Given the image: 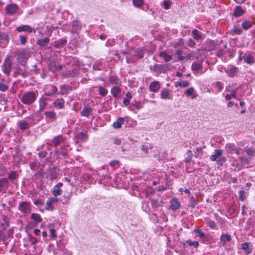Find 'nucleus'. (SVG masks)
<instances>
[{
    "label": "nucleus",
    "mask_w": 255,
    "mask_h": 255,
    "mask_svg": "<svg viewBox=\"0 0 255 255\" xmlns=\"http://www.w3.org/2000/svg\"><path fill=\"white\" fill-rule=\"evenodd\" d=\"M16 30L18 32H26L28 33H34L36 32V29L34 28H32L28 25H21L16 28Z\"/></svg>",
    "instance_id": "423d86ee"
},
{
    "label": "nucleus",
    "mask_w": 255,
    "mask_h": 255,
    "mask_svg": "<svg viewBox=\"0 0 255 255\" xmlns=\"http://www.w3.org/2000/svg\"><path fill=\"white\" fill-rule=\"evenodd\" d=\"M215 87L219 92L221 91L223 88V84L221 82H217L215 84Z\"/></svg>",
    "instance_id": "052dcab7"
},
{
    "label": "nucleus",
    "mask_w": 255,
    "mask_h": 255,
    "mask_svg": "<svg viewBox=\"0 0 255 255\" xmlns=\"http://www.w3.org/2000/svg\"><path fill=\"white\" fill-rule=\"evenodd\" d=\"M18 124L19 128L22 130H26L30 127L23 120L19 121Z\"/></svg>",
    "instance_id": "c756f323"
},
{
    "label": "nucleus",
    "mask_w": 255,
    "mask_h": 255,
    "mask_svg": "<svg viewBox=\"0 0 255 255\" xmlns=\"http://www.w3.org/2000/svg\"><path fill=\"white\" fill-rule=\"evenodd\" d=\"M245 10L241 6H237L234 10L233 15L236 17H239L245 13Z\"/></svg>",
    "instance_id": "aec40b11"
},
{
    "label": "nucleus",
    "mask_w": 255,
    "mask_h": 255,
    "mask_svg": "<svg viewBox=\"0 0 255 255\" xmlns=\"http://www.w3.org/2000/svg\"><path fill=\"white\" fill-rule=\"evenodd\" d=\"M121 92V88L117 86L113 87L111 91L112 95L116 98L118 97Z\"/></svg>",
    "instance_id": "bb28decb"
},
{
    "label": "nucleus",
    "mask_w": 255,
    "mask_h": 255,
    "mask_svg": "<svg viewBox=\"0 0 255 255\" xmlns=\"http://www.w3.org/2000/svg\"><path fill=\"white\" fill-rule=\"evenodd\" d=\"M237 72V69L236 67H232L229 70L227 71V73L229 77H233Z\"/></svg>",
    "instance_id": "a19ab883"
},
{
    "label": "nucleus",
    "mask_w": 255,
    "mask_h": 255,
    "mask_svg": "<svg viewBox=\"0 0 255 255\" xmlns=\"http://www.w3.org/2000/svg\"><path fill=\"white\" fill-rule=\"evenodd\" d=\"M161 98L163 99H172V95L166 89H163L160 93Z\"/></svg>",
    "instance_id": "6ab92c4d"
},
{
    "label": "nucleus",
    "mask_w": 255,
    "mask_h": 255,
    "mask_svg": "<svg viewBox=\"0 0 255 255\" xmlns=\"http://www.w3.org/2000/svg\"><path fill=\"white\" fill-rule=\"evenodd\" d=\"M244 61L249 64H253L254 58L250 52H247L243 57Z\"/></svg>",
    "instance_id": "4468645a"
},
{
    "label": "nucleus",
    "mask_w": 255,
    "mask_h": 255,
    "mask_svg": "<svg viewBox=\"0 0 255 255\" xmlns=\"http://www.w3.org/2000/svg\"><path fill=\"white\" fill-rule=\"evenodd\" d=\"M180 202L179 200L176 198H173L170 201L169 209L175 211L180 208Z\"/></svg>",
    "instance_id": "f8f14e48"
},
{
    "label": "nucleus",
    "mask_w": 255,
    "mask_h": 255,
    "mask_svg": "<svg viewBox=\"0 0 255 255\" xmlns=\"http://www.w3.org/2000/svg\"><path fill=\"white\" fill-rule=\"evenodd\" d=\"M124 119L123 118H119L117 121L114 122L113 124V126L114 128H119L121 127L122 125L124 123Z\"/></svg>",
    "instance_id": "cd10ccee"
},
{
    "label": "nucleus",
    "mask_w": 255,
    "mask_h": 255,
    "mask_svg": "<svg viewBox=\"0 0 255 255\" xmlns=\"http://www.w3.org/2000/svg\"><path fill=\"white\" fill-rule=\"evenodd\" d=\"M31 218L37 224L40 223L42 221V219L40 215L37 213L31 214Z\"/></svg>",
    "instance_id": "f704fd0d"
},
{
    "label": "nucleus",
    "mask_w": 255,
    "mask_h": 255,
    "mask_svg": "<svg viewBox=\"0 0 255 255\" xmlns=\"http://www.w3.org/2000/svg\"><path fill=\"white\" fill-rule=\"evenodd\" d=\"M65 101L63 98L56 99L54 102L53 105L55 107L58 109H62L64 106Z\"/></svg>",
    "instance_id": "5701e85b"
},
{
    "label": "nucleus",
    "mask_w": 255,
    "mask_h": 255,
    "mask_svg": "<svg viewBox=\"0 0 255 255\" xmlns=\"http://www.w3.org/2000/svg\"><path fill=\"white\" fill-rule=\"evenodd\" d=\"M62 185L63 184L61 182H59L54 186L53 190L52 191V194L53 196L56 197L62 194V191L60 188Z\"/></svg>",
    "instance_id": "2eb2a0df"
},
{
    "label": "nucleus",
    "mask_w": 255,
    "mask_h": 255,
    "mask_svg": "<svg viewBox=\"0 0 255 255\" xmlns=\"http://www.w3.org/2000/svg\"><path fill=\"white\" fill-rule=\"evenodd\" d=\"M226 161L227 158L225 156L222 155L218 158L216 162L217 164L222 165Z\"/></svg>",
    "instance_id": "8fccbe9b"
},
{
    "label": "nucleus",
    "mask_w": 255,
    "mask_h": 255,
    "mask_svg": "<svg viewBox=\"0 0 255 255\" xmlns=\"http://www.w3.org/2000/svg\"><path fill=\"white\" fill-rule=\"evenodd\" d=\"M220 244L223 247H226L227 243L232 240V236L228 234H222L220 238Z\"/></svg>",
    "instance_id": "9b49d317"
},
{
    "label": "nucleus",
    "mask_w": 255,
    "mask_h": 255,
    "mask_svg": "<svg viewBox=\"0 0 255 255\" xmlns=\"http://www.w3.org/2000/svg\"><path fill=\"white\" fill-rule=\"evenodd\" d=\"M11 67V62L10 60L7 58L4 61L3 66H2V71L3 72L7 75H8L10 72Z\"/></svg>",
    "instance_id": "6e6552de"
},
{
    "label": "nucleus",
    "mask_w": 255,
    "mask_h": 255,
    "mask_svg": "<svg viewBox=\"0 0 255 255\" xmlns=\"http://www.w3.org/2000/svg\"><path fill=\"white\" fill-rule=\"evenodd\" d=\"M239 198L241 201H244L246 198L245 192L244 190L240 191L239 193Z\"/></svg>",
    "instance_id": "680f3d73"
},
{
    "label": "nucleus",
    "mask_w": 255,
    "mask_h": 255,
    "mask_svg": "<svg viewBox=\"0 0 255 255\" xmlns=\"http://www.w3.org/2000/svg\"><path fill=\"white\" fill-rule=\"evenodd\" d=\"M7 173V168L3 165H0V177L4 176Z\"/></svg>",
    "instance_id": "09e8293b"
},
{
    "label": "nucleus",
    "mask_w": 255,
    "mask_h": 255,
    "mask_svg": "<svg viewBox=\"0 0 255 255\" xmlns=\"http://www.w3.org/2000/svg\"><path fill=\"white\" fill-rule=\"evenodd\" d=\"M160 88V84L158 81H154L150 83L149 85V89L153 92H157Z\"/></svg>",
    "instance_id": "dca6fc26"
},
{
    "label": "nucleus",
    "mask_w": 255,
    "mask_h": 255,
    "mask_svg": "<svg viewBox=\"0 0 255 255\" xmlns=\"http://www.w3.org/2000/svg\"><path fill=\"white\" fill-rule=\"evenodd\" d=\"M205 223L211 229H217V225L214 221H212L210 219H207L205 220Z\"/></svg>",
    "instance_id": "72a5a7b5"
},
{
    "label": "nucleus",
    "mask_w": 255,
    "mask_h": 255,
    "mask_svg": "<svg viewBox=\"0 0 255 255\" xmlns=\"http://www.w3.org/2000/svg\"><path fill=\"white\" fill-rule=\"evenodd\" d=\"M9 38L8 35L4 32L0 31V42L2 43H8Z\"/></svg>",
    "instance_id": "473e14b6"
},
{
    "label": "nucleus",
    "mask_w": 255,
    "mask_h": 255,
    "mask_svg": "<svg viewBox=\"0 0 255 255\" xmlns=\"http://www.w3.org/2000/svg\"><path fill=\"white\" fill-rule=\"evenodd\" d=\"M19 9V7L16 4L11 3L7 5L5 7V11L9 15H13L17 13Z\"/></svg>",
    "instance_id": "20e7f679"
},
{
    "label": "nucleus",
    "mask_w": 255,
    "mask_h": 255,
    "mask_svg": "<svg viewBox=\"0 0 255 255\" xmlns=\"http://www.w3.org/2000/svg\"><path fill=\"white\" fill-rule=\"evenodd\" d=\"M108 81L110 82L111 84L115 85L118 84L119 79L117 76L114 75H111L109 77Z\"/></svg>",
    "instance_id": "ea45409f"
},
{
    "label": "nucleus",
    "mask_w": 255,
    "mask_h": 255,
    "mask_svg": "<svg viewBox=\"0 0 255 255\" xmlns=\"http://www.w3.org/2000/svg\"><path fill=\"white\" fill-rule=\"evenodd\" d=\"M49 38L48 37L44 39H39L37 40V43L40 46H46L49 42Z\"/></svg>",
    "instance_id": "c85d7f7f"
},
{
    "label": "nucleus",
    "mask_w": 255,
    "mask_h": 255,
    "mask_svg": "<svg viewBox=\"0 0 255 255\" xmlns=\"http://www.w3.org/2000/svg\"><path fill=\"white\" fill-rule=\"evenodd\" d=\"M192 35L193 36V38L197 40H199V39H200L201 38V35L200 34L199 31L196 29H194L192 30Z\"/></svg>",
    "instance_id": "4c0bfd02"
},
{
    "label": "nucleus",
    "mask_w": 255,
    "mask_h": 255,
    "mask_svg": "<svg viewBox=\"0 0 255 255\" xmlns=\"http://www.w3.org/2000/svg\"><path fill=\"white\" fill-rule=\"evenodd\" d=\"M78 139L83 141H86L88 138V135L84 132H79L77 135Z\"/></svg>",
    "instance_id": "49530a36"
},
{
    "label": "nucleus",
    "mask_w": 255,
    "mask_h": 255,
    "mask_svg": "<svg viewBox=\"0 0 255 255\" xmlns=\"http://www.w3.org/2000/svg\"><path fill=\"white\" fill-rule=\"evenodd\" d=\"M9 187V182L6 178H0V192L5 193Z\"/></svg>",
    "instance_id": "1a4fd4ad"
},
{
    "label": "nucleus",
    "mask_w": 255,
    "mask_h": 255,
    "mask_svg": "<svg viewBox=\"0 0 255 255\" xmlns=\"http://www.w3.org/2000/svg\"><path fill=\"white\" fill-rule=\"evenodd\" d=\"M18 210L23 214H28L31 211V205L27 202H22L19 204L18 206Z\"/></svg>",
    "instance_id": "f03ea898"
},
{
    "label": "nucleus",
    "mask_w": 255,
    "mask_h": 255,
    "mask_svg": "<svg viewBox=\"0 0 255 255\" xmlns=\"http://www.w3.org/2000/svg\"><path fill=\"white\" fill-rule=\"evenodd\" d=\"M64 141V138L62 135L55 136L51 141L47 143L48 146L56 147Z\"/></svg>",
    "instance_id": "39448f33"
},
{
    "label": "nucleus",
    "mask_w": 255,
    "mask_h": 255,
    "mask_svg": "<svg viewBox=\"0 0 255 255\" xmlns=\"http://www.w3.org/2000/svg\"><path fill=\"white\" fill-rule=\"evenodd\" d=\"M184 94L187 97H191L192 99H195L197 97L196 93L194 92V88L193 87L188 88L185 91Z\"/></svg>",
    "instance_id": "4be33fe9"
},
{
    "label": "nucleus",
    "mask_w": 255,
    "mask_h": 255,
    "mask_svg": "<svg viewBox=\"0 0 255 255\" xmlns=\"http://www.w3.org/2000/svg\"><path fill=\"white\" fill-rule=\"evenodd\" d=\"M176 55H177L178 59L179 61H182L185 58V57L182 55V51L181 50L177 51L176 52Z\"/></svg>",
    "instance_id": "4d7b16f0"
},
{
    "label": "nucleus",
    "mask_w": 255,
    "mask_h": 255,
    "mask_svg": "<svg viewBox=\"0 0 255 255\" xmlns=\"http://www.w3.org/2000/svg\"><path fill=\"white\" fill-rule=\"evenodd\" d=\"M144 52L143 50L140 48H138L135 51V56L138 58H141L143 57Z\"/></svg>",
    "instance_id": "a18cd8bd"
},
{
    "label": "nucleus",
    "mask_w": 255,
    "mask_h": 255,
    "mask_svg": "<svg viewBox=\"0 0 255 255\" xmlns=\"http://www.w3.org/2000/svg\"><path fill=\"white\" fill-rule=\"evenodd\" d=\"M236 97H237L236 92V91H234L231 94L226 95L225 96V99L227 101H229L232 98H236Z\"/></svg>",
    "instance_id": "603ef678"
},
{
    "label": "nucleus",
    "mask_w": 255,
    "mask_h": 255,
    "mask_svg": "<svg viewBox=\"0 0 255 255\" xmlns=\"http://www.w3.org/2000/svg\"><path fill=\"white\" fill-rule=\"evenodd\" d=\"M233 31L237 34H241L242 33V30L239 26H235Z\"/></svg>",
    "instance_id": "bf43d9fd"
},
{
    "label": "nucleus",
    "mask_w": 255,
    "mask_h": 255,
    "mask_svg": "<svg viewBox=\"0 0 255 255\" xmlns=\"http://www.w3.org/2000/svg\"><path fill=\"white\" fill-rule=\"evenodd\" d=\"M19 40L20 43L22 44H24L27 42L26 36L24 35H20L19 36Z\"/></svg>",
    "instance_id": "338daca9"
},
{
    "label": "nucleus",
    "mask_w": 255,
    "mask_h": 255,
    "mask_svg": "<svg viewBox=\"0 0 255 255\" xmlns=\"http://www.w3.org/2000/svg\"><path fill=\"white\" fill-rule=\"evenodd\" d=\"M30 127H31L34 124V120L32 116L25 118L23 120Z\"/></svg>",
    "instance_id": "58836bf2"
},
{
    "label": "nucleus",
    "mask_w": 255,
    "mask_h": 255,
    "mask_svg": "<svg viewBox=\"0 0 255 255\" xmlns=\"http://www.w3.org/2000/svg\"><path fill=\"white\" fill-rule=\"evenodd\" d=\"M59 199L57 197L49 198L47 201L45 208L46 210L52 211L54 209V205L58 202Z\"/></svg>",
    "instance_id": "7ed1b4c3"
},
{
    "label": "nucleus",
    "mask_w": 255,
    "mask_h": 255,
    "mask_svg": "<svg viewBox=\"0 0 255 255\" xmlns=\"http://www.w3.org/2000/svg\"><path fill=\"white\" fill-rule=\"evenodd\" d=\"M223 150L222 149H216L215 154L210 156V159L212 161H217L218 158L223 155Z\"/></svg>",
    "instance_id": "a211bd4d"
},
{
    "label": "nucleus",
    "mask_w": 255,
    "mask_h": 255,
    "mask_svg": "<svg viewBox=\"0 0 255 255\" xmlns=\"http://www.w3.org/2000/svg\"><path fill=\"white\" fill-rule=\"evenodd\" d=\"M49 174H50V178L51 180L55 179L57 177V173L54 170H52L50 172Z\"/></svg>",
    "instance_id": "e2e57ef3"
},
{
    "label": "nucleus",
    "mask_w": 255,
    "mask_h": 255,
    "mask_svg": "<svg viewBox=\"0 0 255 255\" xmlns=\"http://www.w3.org/2000/svg\"><path fill=\"white\" fill-rule=\"evenodd\" d=\"M92 111V109L89 106H85L83 108V110L81 111V115L82 116L88 117Z\"/></svg>",
    "instance_id": "412c9836"
},
{
    "label": "nucleus",
    "mask_w": 255,
    "mask_h": 255,
    "mask_svg": "<svg viewBox=\"0 0 255 255\" xmlns=\"http://www.w3.org/2000/svg\"><path fill=\"white\" fill-rule=\"evenodd\" d=\"M19 175L16 171H10L7 174V179L11 181L17 180Z\"/></svg>",
    "instance_id": "f3484780"
},
{
    "label": "nucleus",
    "mask_w": 255,
    "mask_h": 255,
    "mask_svg": "<svg viewBox=\"0 0 255 255\" xmlns=\"http://www.w3.org/2000/svg\"><path fill=\"white\" fill-rule=\"evenodd\" d=\"M28 238H29V242L31 243V244L35 245L37 243V239L32 237L31 235H29Z\"/></svg>",
    "instance_id": "774afa93"
},
{
    "label": "nucleus",
    "mask_w": 255,
    "mask_h": 255,
    "mask_svg": "<svg viewBox=\"0 0 255 255\" xmlns=\"http://www.w3.org/2000/svg\"><path fill=\"white\" fill-rule=\"evenodd\" d=\"M8 88V87L4 83L0 82V91L5 92Z\"/></svg>",
    "instance_id": "13d9d810"
},
{
    "label": "nucleus",
    "mask_w": 255,
    "mask_h": 255,
    "mask_svg": "<svg viewBox=\"0 0 255 255\" xmlns=\"http://www.w3.org/2000/svg\"><path fill=\"white\" fill-rule=\"evenodd\" d=\"M72 30L74 31L80 30L81 28V24L77 20L73 21L72 23Z\"/></svg>",
    "instance_id": "a878e982"
},
{
    "label": "nucleus",
    "mask_w": 255,
    "mask_h": 255,
    "mask_svg": "<svg viewBox=\"0 0 255 255\" xmlns=\"http://www.w3.org/2000/svg\"><path fill=\"white\" fill-rule=\"evenodd\" d=\"M44 90L45 95L51 96L54 95L57 92V89L56 86L52 85H47L45 86Z\"/></svg>",
    "instance_id": "0eeeda50"
},
{
    "label": "nucleus",
    "mask_w": 255,
    "mask_h": 255,
    "mask_svg": "<svg viewBox=\"0 0 255 255\" xmlns=\"http://www.w3.org/2000/svg\"><path fill=\"white\" fill-rule=\"evenodd\" d=\"M98 88V93L99 94L102 96H106L108 93V90L102 86H99Z\"/></svg>",
    "instance_id": "79ce46f5"
},
{
    "label": "nucleus",
    "mask_w": 255,
    "mask_h": 255,
    "mask_svg": "<svg viewBox=\"0 0 255 255\" xmlns=\"http://www.w3.org/2000/svg\"><path fill=\"white\" fill-rule=\"evenodd\" d=\"M47 106V100L45 98H41L39 100V111L43 112Z\"/></svg>",
    "instance_id": "393cba45"
},
{
    "label": "nucleus",
    "mask_w": 255,
    "mask_h": 255,
    "mask_svg": "<svg viewBox=\"0 0 255 255\" xmlns=\"http://www.w3.org/2000/svg\"><path fill=\"white\" fill-rule=\"evenodd\" d=\"M172 3L170 0H164L163 1V6L165 9H168Z\"/></svg>",
    "instance_id": "864d4df0"
},
{
    "label": "nucleus",
    "mask_w": 255,
    "mask_h": 255,
    "mask_svg": "<svg viewBox=\"0 0 255 255\" xmlns=\"http://www.w3.org/2000/svg\"><path fill=\"white\" fill-rule=\"evenodd\" d=\"M250 243L246 242L242 244V248L247 255L250 254L252 250L249 248Z\"/></svg>",
    "instance_id": "7c9ffc66"
},
{
    "label": "nucleus",
    "mask_w": 255,
    "mask_h": 255,
    "mask_svg": "<svg viewBox=\"0 0 255 255\" xmlns=\"http://www.w3.org/2000/svg\"><path fill=\"white\" fill-rule=\"evenodd\" d=\"M196 205H197V202H196L195 199L194 198L193 196H192L190 198V207L193 208L196 206Z\"/></svg>",
    "instance_id": "6e6d98bb"
},
{
    "label": "nucleus",
    "mask_w": 255,
    "mask_h": 255,
    "mask_svg": "<svg viewBox=\"0 0 255 255\" xmlns=\"http://www.w3.org/2000/svg\"><path fill=\"white\" fill-rule=\"evenodd\" d=\"M151 204L153 207H158L160 205V203L157 200H151Z\"/></svg>",
    "instance_id": "0e129e2a"
},
{
    "label": "nucleus",
    "mask_w": 255,
    "mask_h": 255,
    "mask_svg": "<svg viewBox=\"0 0 255 255\" xmlns=\"http://www.w3.org/2000/svg\"><path fill=\"white\" fill-rule=\"evenodd\" d=\"M46 119L48 122H53L56 119V114L52 111H47L44 113Z\"/></svg>",
    "instance_id": "ddd939ff"
},
{
    "label": "nucleus",
    "mask_w": 255,
    "mask_h": 255,
    "mask_svg": "<svg viewBox=\"0 0 255 255\" xmlns=\"http://www.w3.org/2000/svg\"><path fill=\"white\" fill-rule=\"evenodd\" d=\"M202 152V149L201 148L197 147L196 148V151L195 152V156L196 157H198Z\"/></svg>",
    "instance_id": "69168bd1"
},
{
    "label": "nucleus",
    "mask_w": 255,
    "mask_h": 255,
    "mask_svg": "<svg viewBox=\"0 0 255 255\" xmlns=\"http://www.w3.org/2000/svg\"><path fill=\"white\" fill-rule=\"evenodd\" d=\"M189 85V82L188 81H181L179 82H175V86L176 87H187Z\"/></svg>",
    "instance_id": "e433bc0d"
},
{
    "label": "nucleus",
    "mask_w": 255,
    "mask_h": 255,
    "mask_svg": "<svg viewBox=\"0 0 255 255\" xmlns=\"http://www.w3.org/2000/svg\"><path fill=\"white\" fill-rule=\"evenodd\" d=\"M36 93L34 91H29L25 93L21 99V102L26 105H30L36 100Z\"/></svg>",
    "instance_id": "f257e3e1"
},
{
    "label": "nucleus",
    "mask_w": 255,
    "mask_h": 255,
    "mask_svg": "<svg viewBox=\"0 0 255 255\" xmlns=\"http://www.w3.org/2000/svg\"><path fill=\"white\" fill-rule=\"evenodd\" d=\"M186 243L189 246H193L194 248H198L199 246V243L197 241H192L191 240H187Z\"/></svg>",
    "instance_id": "de8ad7c7"
},
{
    "label": "nucleus",
    "mask_w": 255,
    "mask_h": 255,
    "mask_svg": "<svg viewBox=\"0 0 255 255\" xmlns=\"http://www.w3.org/2000/svg\"><path fill=\"white\" fill-rule=\"evenodd\" d=\"M232 167L235 171H239L242 168V164L239 161L235 160L232 163Z\"/></svg>",
    "instance_id": "b1692460"
},
{
    "label": "nucleus",
    "mask_w": 255,
    "mask_h": 255,
    "mask_svg": "<svg viewBox=\"0 0 255 255\" xmlns=\"http://www.w3.org/2000/svg\"><path fill=\"white\" fill-rule=\"evenodd\" d=\"M226 148L227 151L230 153L235 152V153L239 155L240 154L241 149L237 147L235 144L233 143H228L226 145Z\"/></svg>",
    "instance_id": "9d476101"
},
{
    "label": "nucleus",
    "mask_w": 255,
    "mask_h": 255,
    "mask_svg": "<svg viewBox=\"0 0 255 255\" xmlns=\"http://www.w3.org/2000/svg\"><path fill=\"white\" fill-rule=\"evenodd\" d=\"M252 25V22L249 20H245L242 23V27L243 29L245 30H247L250 29Z\"/></svg>",
    "instance_id": "c9c22d12"
},
{
    "label": "nucleus",
    "mask_w": 255,
    "mask_h": 255,
    "mask_svg": "<svg viewBox=\"0 0 255 255\" xmlns=\"http://www.w3.org/2000/svg\"><path fill=\"white\" fill-rule=\"evenodd\" d=\"M202 68V65L198 62H194L192 65V69L194 71H198Z\"/></svg>",
    "instance_id": "c03bdc74"
},
{
    "label": "nucleus",
    "mask_w": 255,
    "mask_h": 255,
    "mask_svg": "<svg viewBox=\"0 0 255 255\" xmlns=\"http://www.w3.org/2000/svg\"><path fill=\"white\" fill-rule=\"evenodd\" d=\"M160 57L164 58L165 61L169 62L172 59V56L169 55L167 52L165 51L160 52L159 53Z\"/></svg>",
    "instance_id": "2f4dec72"
},
{
    "label": "nucleus",
    "mask_w": 255,
    "mask_h": 255,
    "mask_svg": "<svg viewBox=\"0 0 255 255\" xmlns=\"http://www.w3.org/2000/svg\"><path fill=\"white\" fill-rule=\"evenodd\" d=\"M194 232L198 234L199 237H200L201 239H204L205 237V234L203 233L200 229L197 228H195L194 230Z\"/></svg>",
    "instance_id": "37998d69"
},
{
    "label": "nucleus",
    "mask_w": 255,
    "mask_h": 255,
    "mask_svg": "<svg viewBox=\"0 0 255 255\" xmlns=\"http://www.w3.org/2000/svg\"><path fill=\"white\" fill-rule=\"evenodd\" d=\"M133 5L137 7H140L143 4V0H132Z\"/></svg>",
    "instance_id": "3c124183"
},
{
    "label": "nucleus",
    "mask_w": 255,
    "mask_h": 255,
    "mask_svg": "<svg viewBox=\"0 0 255 255\" xmlns=\"http://www.w3.org/2000/svg\"><path fill=\"white\" fill-rule=\"evenodd\" d=\"M244 151L249 155L253 156L255 154V150L252 148H245Z\"/></svg>",
    "instance_id": "5fc2aeb1"
}]
</instances>
